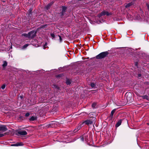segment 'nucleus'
<instances>
[{"label": "nucleus", "instance_id": "obj_1", "mask_svg": "<svg viewBox=\"0 0 149 149\" xmlns=\"http://www.w3.org/2000/svg\"><path fill=\"white\" fill-rule=\"evenodd\" d=\"M109 54L107 51L102 52L96 56V58L97 59H102L106 57Z\"/></svg>", "mask_w": 149, "mask_h": 149}, {"label": "nucleus", "instance_id": "obj_2", "mask_svg": "<svg viewBox=\"0 0 149 149\" xmlns=\"http://www.w3.org/2000/svg\"><path fill=\"white\" fill-rule=\"evenodd\" d=\"M125 97L127 100V102H131L132 98V94L131 93H126L125 95Z\"/></svg>", "mask_w": 149, "mask_h": 149}, {"label": "nucleus", "instance_id": "obj_3", "mask_svg": "<svg viewBox=\"0 0 149 149\" xmlns=\"http://www.w3.org/2000/svg\"><path fill=\"white\" fill-rule=\"evenodd\" d=\"M95 121V118H93L92 120H88L85 121L84 123L86 125H89L94 123Z\"/></svg>", "mask_w": 149, "mask_h": 149}, {"label": "nucleus", "instance_id": "obj_4", "mask_svg": "<svg viewBox=\"0 0 149 149\" xmlns=\"http://www.w3.org/2000/svg\"><path fill=\"white\" fill-rule=\"evenodd\" d=\"M111 14L112 13H109L107 11H103L98 15V16L99 17H100L102 16L105 15H106L107 16H109L111 15Z\"/></svg>", "mask_w": 149, "mask_h": 149}, {"label": "nucleus", "instance_id": "obj_5", "mask_svg": "<svg viewBox=\"0 0 149 149\" xmlns=\"http://www.w3.org/2000/svg\"><path fill=\"white\" fill-rule=\"evenodd\" d=\"M36 36V32L33 31L29 32V38H32Z\"/></svg>", "mask_w": 149, "mask_h": 149}, {"label": "nucleus", "instance_id": "obj_6", "mask_svg": "<svg viewBox=\"0 0 149 149\" xmlns=\"http://www.w3.org/2000/svg\"><path fill=\"white\" fill-rule=\"evenodd\" d=\"M7 130V129L6 126L3 125L0 126V131L5 132Z\"/></svg>", "mask_w": 149, "mask_h": 149}, {"label": "nucleus", "instance_id": "obj_7", "mask_svg": "<svg viewBox=\"0 0 149 149\" xmlns=\"http://www.w3.org/2000/svg\"><path fill=\"white\" fill-rule=\"evenodd\" d=\"M18 133L22 135H25L27 134V132L26 131L24 130L19 131L18 132Z\"/></svg>", "mask_w": 149, "mask_h": 149}, {"label": "nucleus", "instance_id": "obj_8", "mask_svg": "<svg viewBox=\"0 0 149 149\" xmlns=\"http://www.w3.org/2000/svg\"><path fill=\"white\" fill-rule=\"evenodd\" d=\"M23 145V144L22 142H18L16 143L12 144L11 145L12 146H22Z\"/></svg>", "mask_w": 149, "mask_h": 149}, {"label": "nucleus", "instance_id": "obj_9", "mask_svg": "<svg viewBox=\"0 0 149 149\" xmlns=\"http://www.w3.org/2000/svg\"><path fill=\"white\" fill-rule=\"evenodd\" d=\"M115 105L117 106L116 107H117L118 108H119V107L123 106L125 104H123V103H115Z\"/></svg>", "mask_w": 149, "mask_h": 149}, {"label": "nucleus", "instance_id": "obj_10", "mask_svg": "<svg viewBox=\"0 0 149 149\" xmlns=\"http://www.w3.org/2000/svg\"><path fill=\"white\" fill-rule=\"evenodd\" d=\"M122 122L121 120H119L116 124V126L117 127L119 126L121 124Z\"/></svg>", "mask_w": 149, "mask_h": 149}, {"label": "nucleus", "instance_id": "obj_11", "mask_svg": "<svg viewBox=\"0 0 149 149\" xmlns=\"http://www.w3.org/2000/svg\"><path fill=\"white\" fill-rule=\"evenodd\" d=\"M66 9V7H63L62 10V11L61 12V14H62V15H63L64 13L65 12Z\"/></svg>", "mask_w": 149, "mask_h": 149}, {"label": "nucleus", "instance_id": "obj_12", "mask_svg": "<svg viewBox=\"0 0 149 149\" xmlns=\"http://www.w3.org/2000/svg\"><path fill=\"white\" fill-rule=\"evenodd\" d=\"M116 110V109H113L111 112V115L110 116V117L112 118L113 117V116L114 113V112H115V111Z\"/></svg>", "mask_w": 149, "mask_h": 149}, {"label": "nucleus", "instance_id": "obj_13", "mask_svg": "<svg viewBox=\"0 0 149 149\" xmlns=\"http://www.w3.org/2000/svg\"><path fill=\"white\" fill-rule=\"evenodd\" d=\"M133 4V3L132 2L130 3L125 6V7L128 8L130 6L132 5Z\"/></svg>", "mask_w": 149, "mask_h": 149}, {"label": "nucleus", "instance_id": "obj_14", "mask_svg": "<svg viewBox=\"0 0 149 149\" xmlns=\"http://www.w3.org/2000/svg\"><path fill=\"white\" fill-rule=\"evenodd\" d=\"M36 119V117L35 116H32L30 119L31 121H33Z\"/></svg>", "mask_w": 149, "mask_h": 149}, {"label": "nucleus", "instance_id": "obj_15", "mask_svg": "<svg viewBox=\"0 0 149 149\" xmlns=\"http://www.w3.org/2000/svg\"><path fill=\"white\" fill-rule=\"evenodd\" d=\"M22 36L29 38V33L28 34L23 33L22 34Z\"/></svg>", "mask_w": 149, "mask_h": 149}, {"label": "nucleus", "instance_id": "obj_16", "mask_svg": "<svg viewBox=\"0 0 149 149\" xmlns=\"http://www.w3.org/2000/svg\"><path fill=\"white\" fill-rule=\"evenodd\" d=\"M24 96L23 95H20L18 97V99L19 100H21L23 99Z\"/></svg>", "mask_w": 149, "mask_h": 149}, {"label": "nucleus", "instance_id": "obj_17", "mask_svg": "<svg viewBox=\"0 0 149 149\" xmlns=\"http://www.w3.org/2000/svg\"><path fill=\"white\" fill-rule=\"evenodd\" d=\"M7 65V63L6 61H3V67H5Z\"/></svg>", "mask_w": 149, "mask_h": 149}, {"label": "nucleus", "instance_id": "obj_18", "mask_svg": "<svg viewBox=\"0 0 149 149\" xmlns=\"http://www.w3.org/2000/svg\"><path fill=\"white\" fill-rule=\"evenodd\" d=\"M66 84L67 85H70L71 84V82L70 80L67 79L66 81Z\"/></svg>", "mask_w": 149, "mask_h": 149}, {"label": "nucleus", "instance_id": "obj_19", "mask_svg": "<svg viewBox=\"0 0 149 149\" xmlns=\"http://www.w3.org/2000/svg\"><path fill=\"white\" fill-rule=\"evenodd\" d=\"M83 123H82L78 127V130L80 129L83 126Z\"/></svg>", "mask_w": 149, "mask_h": 149}, {"label": "nucleus", "instance_id": "obj_20", "mask_svg": "<svg viewBox=\"0 0 149 149\" xmlns=\"http://www.w3.org/2000/svg\"><path fill=\"white\" fill-rule=\"evenodd\" d=\"M29 45V44H26L24 45L22 47L23 49H24L27 47Z\"/></svg>", "mask_w": 149, "mask_h": 149}, {"label": "nucleus", "instance_id": "obj_21", "mask_svg": "<svg viewBox=\"0 0 149 149\" xmlns=\"http://www.w3.org/2000/svg\"><path fill=\"white\" fill-rule=\"evenodd\" d=\"M143 98H144V99H146L147 100H149V96L148 97L147 96H143Z\"/></svg>", "mask_w": 149, "mask_h": 149}, {"label": "nucleus", "instance_id": "obj_22", "mask_svg": "<svg viewBox=\"0 0 149 149\" xmlns=\"http://www.w3.org/2000/svg\"><path fill=\"white\" fill-rule=\"evenodd\" d=\"M91 85L92 87L93 88H95V85L93 83H91Z\"/></svg>", "mask_w": 149, "mask_h": 149}, {"label": "nucleus", "instance_id": "obj_23", "mask_svg": "<svg viewBox=\"0 0 149 149\" xmlns=\"http://www.w3.org/2000/svg\"><path fill=\"white\" fill-rule=\"evenodd\" d=\"M96 105V103H93L92 105V107L93 108H94Z\"/></svg>", "mask_w": 149, "mask_h": 149}, {"label": "nucleus", "instance_id": "obj_24", "mask_svg": "<svg viewBox=\"0 0 149 149\" xmlns=\"http://www.w3.org/2000/svg\"><path fill=\"white\" fill-rule=\"evenodd\" d=\"M51 4L50 3V4H48L47 5V6H46V8L47 9H48L49 7H50V6H51Z\"/></svg>", "mask_w": 149, "mask_h": 149}, {"label": "nucleus", "instance_id": "obj_25", "mask_svg": "<svg viewBox=\"0 0 149 149\" xmlns=\"http://www.w3.org/2000/svg\"><path fill=\"white\" fill-rule=\"evenodd\" d=\"M6 87V85L5 84L3 85L1 87V88L2 89H4Z\"/></svg>", "mask_w": 149, "mask_h": 149}, {"label": "nucleus", "instance_id": "obj_26", "mask_svg": "<svg viewBox=\"0 0 149 149\" xmlns=\"http://www.w3.org/2000/svg\"><path fill=\"white\" fill-rule=\"evenodd\" d=\"M51 36L53 38H55V35H54L53 33H51L50 34Z\"/></svg>", "mask_w": 149, "mask_h": 149}, {"label": "nucleus", "instance_id": "obj_27", "mask_svg": "<svg viewBox=\"0 0 149 149\" xmlns=\"http://www.w3.org/2000/svg\"><path fill=\"white\" fill-rule=\"evenodd\" d=\"M30 115V114L29 113H26L25 114V116L26 117Z\"/></svg>", "mask_w": 149, "mask_h": 149}, {"label": "nucleus", "instance_id": "obj_28", "mask_svg": "<svg viewBox=\"0 0 149 149\" xmlns=\"http://www.w3.org/2000/svg\"><path fill=\"white\" fill-rule=\"evenodd\" d=\"M58 36L59 38V40L60 42H61L62 40V39L61 37V36Z\"/></svg>", "mask_w": 149, "mask_h": 149}, {"label": "nucleus", "instance_id": "obj_29", "mask_svg": "<svg viewBox=\"0 0 149 149\" xmlns=\"http://www.w3.org/2000/svg\"><path fill=\"white\" fill-rule=\"evenodd\" d=\"M3 136H4V134H0V137H2Z\"/></svg>", "mask_w": 149, "mask_h": 149}, {"label": "nucleus", "instance_id": "obj_30", "mask_svg": "<svg viewBox=\"0 0 149 149\" xmlns=\"http://www.w3.org/2000/svg\"><path fill=\"white\" fill-rule=\"evenodd\" d=\"M141 77V74H139L138 75V78H140V77Z\"/></svg>", "mask_w": 149, "mask_h": 149}, {"label": "nucleus", "instance_id": "obj_31", "mask_svg": "<svg viewBox=\"0 0 149 149\" xmlns=\"http://www.w3.org/2000/svg\"><path fill=\"white\" fill-rule=\"evenodd\" d=\"M147 8H148V10L149 11V5H147Z\"/></svg>", "mask_w": 149, "mask_h": 149}, {"label": "nucleus", "instance_id": "obj_32", "mask_svg": "<svg viewBox=\"0 0 149 149\" xmlns=\"http://www.w3.org/2000/svg\"><path fill=\"white\" fill-rule=\"evenodd\" d=\"M91 114H92V113H89V115L90 116H91Z\"/></svg>", "mask_w": 149, "mask_h": 149}, {"label": "nucleus", "instance_id": "obj_33", "mask_svg": "<svg viewBox=\"0 0 149 149\" xmlns=\"http://www.w3.org/2000/svg\"><path fill=\"white\" fill-rule=\"evenodd\" d=\"M147 124H148V125H149V123H147Z\"/></svg>", "mask_w": 149, "mask_h": 149}, {"label": "nucleus", "instance_id": "obj_34", "mask_svg": "<svg viewBox=\"0 0 149 149\" xmlns=\"http://www.w3.org/2000/svg\"><path fill=\"white\" fill-rule=\"evenodd\" d=\"M82 140L83 141V140H84V139H82Z\"/></svg>", "mask_w": 149, "mask_h": 149}]
</instances>
